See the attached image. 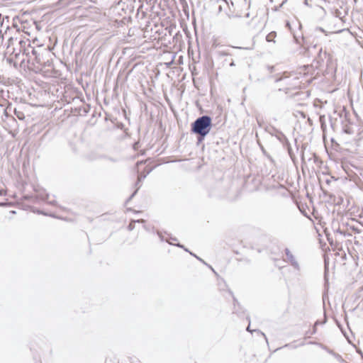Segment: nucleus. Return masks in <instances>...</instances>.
<instances>
[{"label": "nucleus", "mask_w": 363, "mask_h": 363, "mask_svg": "<svg viewBox=\"0 0 363 363\" xmlns=\"http://www.w3.org/2000/svg\"><path fill=\"white\" fill-rule=\"evenodd\" d=\"M240 194L241 190L238 189L232 192L230 179H222L216 181L208 189L210 197L226 199L230 201L237 200Z\"/></svg>", "instance_id": "1"}, {"label": "nucleus", "mask_w": 363, "mask_h": 363, "mask_svg": "<svg viewBox=\"0 0 363 363\" xmlns=\"http://www.w3.org/2000/svg\"><path fill=\"white\" fill-rule=\"evenodd\" d=\"M213 126L212 118L208 115L198 117L191 124V132L196 135L197 144L202 143L208 135Z\"/></svg>", "instance_id": "2"}, {"label": "nucleus", "mask_w": 363, "mask_h": 363, "mask_svg": "<svg viewBox=\"0 0 363 363\" xmlns=\"http://www.w3.org/2000/svg\"><path fill=\"white\" fill-rule=\"evenodd\" d=\"M149 233H152V235L158 239L161 242H167L170 245L177 246L179 248L183 249L185 252H191L187 247L180 242L174 243V241H177V238L169 233L166 230L160 228H145Z\"/></svg>", "instance_id": "3"}, {"label": "nucleus", "mask_w": 363, "mask_h": 363, "mask_svg": "<svg viewBox=\"0 0 363 363\" xmlns=\"http://www.w3.org/2000/svg\"><path fill=\"white\" fill-rule=\"evenodd\" d=\"M49 54L50 52L48 50L47 48H45L43 45H37L36 51L30 64L45 65L48 62V60H45V55H48Z\"/></svg>", "instance_id": "4"}, {"label": "nucleus", "mask_w": 363, "mask_h": 363, "mask_svg": "<svg viewBox=\"0 0 363 363\" xmlns=\"http://www.w3.org/2000/svg\"><path fill=\"white\" fill-rule=\"evenodd\" d=\"M104 228H92L89 233H86L89 240H91L96 244L103 242L107 238V236L104 235Z\"/></svg>", "instance_id": "5"}, {"label": "nucleus", "mask_w": 363, "mask_h": 363, "mask_svg": "<svg viewBox=\"0 0 363 363\" xmlns=\"http://www.w3.org/2000/svg\"><path fill=\"white\" fill-rule=\"evenodd\" d=\"M26 43H27V49L25 54L26 65H29L34 57L37 45H38L35 40L31 43L29 39H26Z\"/></svg>", "instance_id": "6"}, {"label": "nucleus", "mask_w": 363, "mask_h": 363, "mask_svg": "<svg viewBox=\"0 0 363 363\" xmlns=\"http://www.w3.org/2000/svg\"><path fill=\"white\" fill-rule=\"evenodd\" d=\"M22 56L21 50L18 48V46L16 48H12V52H11L9 60L10 62H13L15 67H16L17 65L23 66V65H24V59L22 58Z\"/></svg>", "instance_id": "7"}, {"label": "nucleus", "mask_w": 363, "mask_h": 363, "mask_svg": "<svg viewBox=\"0 0 363 363\" xmlns=\"http://www.w3.org/2000/svg\"><path fill=\"white\" fill-rule=\"evenodd\" d=\"M227 290L233 299L234 307L233 313L236 314L240 318H245L246 315L249 313H247V311L242 310L239 302L238 301L237 298L233 296L232 291L230 289H228Z\"/></svg>", "instance_id": "8"}, {"label": "nucleus", "mask_w": 363, "mask_h": 363, "mask_svg": "<svg viewBox=\"0 0 363 363\" xmlns=\"http://www.w3.org/2000/svg\"><path fill=\"white\" fill-rule=\"evenodd\" d=\"M316 230V233L319 237V242L322 245L324 243V237H325L326 240L330 242L331 245H333V239L330 236V234L328 231V228H315Z\"/></svg>", "instance_id": "9"}, {"label": "nucleus", "mask_w": 363, "mask_h": 363, "mask_svg": "<svg viewBox=\"0 0 363 363\" xmlns=\"http://www.w3.org/2000/svg\"><path fill=\"white\" fill-rule=\"evenodd\" d=\"M9 17L8 16H4L0 22V37L3 38L4 34H7V32L9 30Z\"/></svg>", "instance_id": "10"}, {"label": "nucleus", "mask_w": 363, "mask_h": 363, "mask_svg": "<svg viewBox=\"0 0 363 363\" xmlns=\"http://www.w3.org/2000/svg\"><path fill=\"white\" fill-rule=\"evenodd\" d=\"M285 253L287 257V259L289 262H290L291 264L296 269H299V264L298 262L296 260L294 256L292 255V253L290 252V250L288 248L285 249Z\"/></svg>", "instance_id": "11"}, {"label": "nucleus", "mask_w": 363, "mask_h": 363, "mask_svg": "<svg viewBox=\"0 0 363 363\" xmlns=\"http://www.w3.org/2000/svg\"><path fill=\"white\" fill-rule=\"evenodd\" d=\"M26 44L27 43H26V40H19L18 42V48L19 50H21V55H23L22 56V58L25 59V54H26V49H27V46H26ZM26 60H24V65H23V66H26Z\"/></svg>", "instance_id": "12"}, {"label": "nucleus", "mask_w": 363, "mask_h": 363, "mask_svg": "<svg viewBox=\"0 0 363 363\" xmlns=\"http://www.w3.org/2000/svg\"><path fill=\"white\" fill-rule=\"evenodd\" d=\"M75 110L79 115L85 116L89 113L90 106L89 105L82 106L79 108H76Z\"/></svg>", "instance_id": "13"}, {"label": "nucleus", "mask_w": 363, "mask_h": 363, "mask_svg": "<svg viewBox=\"0 0 363 363\" xmlns=\"http://www.w3.org/2000/svg\"><path fill=\"white\" fill-rule=\"evenodd\" d=\"M250 333L252 335H254V334L260 335L266 342L267 341L265 335L264 333H259L258 330H251Z\"/></svg>", "instance_id": "14"}, {"label": "nucleus", "mask_w": 363, "mask_h": 363, "mask_svg": "<svg viewBox=\"0 0 363 363\" xmlns=\"http://www.w3.org/2000/svg\"><path fill=\"white\" fill-rule=\"evenodd\" d=\"M189 254L195 257L196 259H198L199 262H201V263H203V264H207V263L203 259H201L200 257H199L198 255H196L195 253H194L193 252H189Z\"/></svg>", "instance_id": "15"}, {"label": "nucleus", "mask_w": 363, "mask_h": 363, "mask_svg": "<svg viewBox=\"0 0 363 363\" xmlns=\"http://www.w3.org/2000/svg\"><path fill=\"white\" fill-rule=\"evenodd\" d=\"M145 177H146L145 174H143H143H140V175H138V180L135 182V185L138 186L140 184V183L142 182V180L144 179Z\"/></svg>", "instance_id": "16"}, {"label": "nucleus", "mask_w": 363, "mask_h": 363, "mask_svg": "<svg viewBox=\"0 0 363 363\" xmlns=\"http://www.w3.org/2000/svg\"><path fill=\"white\" fill-rule=\"evenodd\" d=\"M123 230H121L120 232V234H127V233H130L132 230H133L134 228H122Z\"/></svg>", "instance_id": "17"}, {"label": "nucleus", "mask_w": 363, "mask_h": 363, "mask_svg": "<svg viewBox=\"0 0 363 363\" xmlns=\"http://www.w3.org/2000/svg\"><path fill=\"white\" fill-rule=\"evenodd\" d=\"M222 281L223 283V284L222 285V284L220 282L218 283V285H219V289L220 290H225V288H228V286L226 285L225 282L224 280L222 279Z\"/></svg>", "instance_id": "18"}, {"label": "nucleus", "mask_w": 363, "mask_h": 363, "mask_svg": "<svg viewBox=\"0 0 363 363\" xmlns=\"http://www.w3.org/2000/svg\"><path fill=\"white\" fill-rule=\"evenodd\" d=\"M245 319L248 321V324L245 328V330L247 332V333H250V315L249 314H247L246 316H245Z\"/></svg>", "instance_id": "19"}, {"label": "nucleus", "mask_w": 363, "mask_h": 363, "mask_svg": "<svg viewBox=\"0 0 363 363\" xmlns=\"http://www.w3.org/2000/svg\"><path fill=\"white\" fill-rule=\"evenodd\" d=\"M275 36V34L273 33H269L267 36V40L268 41H272L273 40V38Z\"/></svg>", "instance_id": "20"}, {"label": "nucleus", "mask_w": 363, "mask_h": 363, "mask_svg": "<svg viewBox=\"0 0 363 363\" xmlns=\"http://www.w3.org/2000/svg\"><path fill=\"white\" fill-rule=\"evenodd\" d=\"M140 187V185L138 186V187L134 191V192L130 196L128 200H130L132 199L135 196V194H137L138 192V189Z\"/></svg>", "instance_id": "21"}, {"label": "nucleus", "mask_w": 363, "mask_h": 363, "mask_svg": "<svg viewBox=\"0 0 363 363\" xmlns=\"http://www.w3.org/2000/svg\"><path fill=\"white\" fill-rule=\"evenodd\" d=\"M240 354L243 355L244 357H245L246 354H247V351L246 350H243V347L242 346L240 347Z\"/></svg>", "instance_id": "22"}, {"label": "nucleus", "mask_w": 363, "mask_h": 363, "mask_svg": "<svg viewBox=\"0 0 363 363\" xmlns=\"http://www.w3.org/2000/svg\"><path fill=\"white\" fill-rule=\"evenodd\" d=\"M324 262H325V270L326 272L328 269V258L326 256H325V257H324Z\"/></svg>", "instance_id": "23"}, {"label": "nucleus", "mask_w": 363, "mask_h": 363, "mask_svg": "<svg viewBox=\"0 0 363 363\" xmlns=\"http://www.w3.org/2000/svg\"><path fill=\"white\" fill-rule=\"evenodd\" d=\"M336 233H340V234H342V233H344L345 232H344L343 230H342L340 228H338L337 229V230H336Z\"/></svg>", "instance_id": "24"}, {"label": "nucleus", "mask_w": 363, "mask_h": 363, "mask_svg": "<svg viewBox=\"0 0 363 363\" xmlns=\"http://www.w3.org/2000/svg\"><path fill=\"white\" fill-rule=\"evenodd\" d=\"M16 116H17L18 118H20V119H21V115H23V113H22L21 112H17V111H16Z\"/></svg>", "instance_id": "25"}, {"label": "nucleus", "mask_w": 363, "mask_h": 363, "mask_svg": "<svg viewBox=\"0 0 363 363\" xmlns=\"http://www.w3.org/2000/svg\"><path fill=\"white\" fill-rule=\"evenodd\" d=\"M34 363H42L41 362V360L39 359H37V358H34Z\"/></svg>", "instance_id": "26"}, {"label": "nucleus", "mask_w": 363, "mask_h": 363, "mask_svg": "<svg viewBox=\"0 0 363 363\" xmlns=\"http://www.w3.org/2000/svg\"><path fill=\"white\" fill-rule=\"evenodd\" d=\"M206 265L208 268H210V269H211V270H212V271H213L216 274H217V273L214 271V269H213V267H212L210 264H206Z\"/></svg>", "instance_id": "27"}, {"label": "nucleus", "mask_w": 363, "mask_h": 363, "mask_svg": "<svg viewBox=\"0 0 363 363\" xmlns=\"http://www.w3.org/2000/svg\"><path fill=\"white\" fill-rule=\"evenodd\" d=\"M219 55H220V56H225V55H227V53H226V52H221V51H220V52H219Z\"/></svg>", "instance_id": "28"}, {"label": "nucleus", "mask_w": 363, "mask_h": 363, "mask_svg": "<svg viewBox=\"0 0 363 363\" xmlns=\"http://www.w3.org/2000/svg\"><path fill=\"white\" fill-rule=\"evenodd\" d=\"M246 101V96H244L241 105H244V101Z\"/></svg>", "instance_id": "29"}, {"label": "nucleus", "mask_w": 363, "mask_h": 363, "mask_svg": "<svg viewBox=\"0 0 363 363\" xmlns=\"http://www.w3.org/2000/svg\"><path fill=\"white\" fill-rule=\"evenodd\" d=\"M250 16V12H247V13L245 14V17L249 18Z\"/></svg>", "instance_id": "30"}, {"label": "nucleus", "mask_w": 363, "mask_h": 363, "mask_svg": "<svg viewBox=\"0 0 363 363\" xmlns=\"http://www.w3.org/2000/svg\"><path fill=\"white\" fill-rule=\"evenodd\" d=\"M4 16H3L1 13H0V22L1 21V19H3Z\"/></svg>", "instance_id": "31"}, {"label": "nucleus", "mask_w": 363, "mask_h": 363, "mask_svg": "<svg viewBox=\"0 0 363 363\" xmlns=\"http://www.w3.org/2000/svg\"><path fill=\"white\" fill-rule=\"evenodd\" d=\"M50 203L52 204V205H55V201H50Z\"/></svg>", "instance_id": "32"}, {"label": "nucleus", "mask_w": 363, "mask_h": 363, "mask_svg": "<svg viewBox=\"0 0 363 363\" xmlns=\"http://www.w3.org/2000/svg\"><path fill=\"white\" fill-rule=\"evenodd\" d=\"M244 143H245V140H242V142H241V145H244Z\"/></svg>", "instance_id": "33"}, {"label": "nucleus", "mask_w": 363, "mask_h": 363, "mask_svg": "<svg viewBox=\"0 0 363 363\" xmlns=\"http://www.w3.org/2000/svg\"><path fill=\"white\" fill-rule=\"evenodd\" d=\"M247 90V87L243 88V92L245 93V91Z\"/></svg>", "instance_id": "34"}, {"label": "nucleus", "mask_w": 363, "mask_h": 363, "mask_svg": "<svg viewBox=\"0 0 363 363\" xmlns=\"http://www.w3.org/2000/svg\"><path fill=\"white\" fill-rule=\"evenodd\" d=\"M3 195V190H0V196Z\"/></svg>", "instance_id": "35"}, {"label": "nucleus", "mask_w": 363, "mask_h": 363, "mask_svg": "<svg viewBox=\"0 0 363 363\" xmlns=\"http://www.w3.org/2000/svg\"><path fill=\"white\" fill-rule=\"evenodd\" d=\"M225 13H226V14L228 16V17H230V18L231 17V16H230V13H227L226 11H225Z\"/></svg>", "instance_id": "36"}, {"label": "nucleus", "mask_w": 363, "mask_h": 363, "mask_svg": "<svg viewBox=\"0 0 363 363\" xmlns=\"http://www.w3.org/2000/svg\"><path fill=\"white\" fill-rule=\"evenodd\" d=\"M128 228H130V227H133L132 224L130 223L128 225Z\"/></svg>", "instance_id": "37"}, {"label": "nucleus", "mask_w": 363, "mask_h": 363, "mask_svg": "<svg viewBox=\"0 0 363 363\" xmlns=\"http://www.w3.org/2000/svg\"><path fill=\"white\" fill-rule=\"evenodd\" d=\"M237 259H238V261H242V258H237Z\"/></svg>", "instance_id": "38"}, {"label": "nucleus", "mask_w": 363, "mask_h": 363, "mask_svg": "<svg viewBox=\"0 0 363 363\" xmlns=\"http://www.w3.org/2000/svg\"><path fill=\"white\" fill-rule=\"evenodd\" d=\"M230 66H233L234 65V62H232L230 64Z\"/></svg>", "instance_id": "39"}, {"label": "nucleus", "mask_w": 363, "mask_h": 363, "mask_svg": "<svg viewBox=\"0 0 363 363\" xmlns=\"http://www.w3.org/2000/svg\"><path fill=\"white\" fill-rule=\"evenodd\" d=\"M11 40H13V38H12V37H10V38H9V41H11Z\"/></svg>", "instance_id": "40"}, {"label": "nucleus", "mask_w": 363, "mask_h": 363, "mask_svg": "<svg viewBox=\"0 0 363 363\" xmlns=\"http://www.w3.org/2000/svg\"><path fill=\"white\" fill-rule=\"evenodd\" d=\"M112 162H115V160L113 159H110Z\"/></svg>", "instance_id": "41"}, {"label": "nucleus", "mask_w": 363, "mask_h": 363, "mask_svg": "<svg viewBox=\"0 0 363 363\" xmlns=\"http://www.w3.org/2000/svg\"><path fill=\"white\" fill-rule=\"evenodd\" d=\"M245 1H247V0H245Z\"/></svg>", "instance_id": "42"}, {"label": "nucleus", "mask_w": 363, "mask_h": 363, "mask_svg": "<svg viewBox=\"0 0 363 363\" xmlns=\"http://www.w3.org/2000/svg\"><path fill=\"white\" fill-rule=\"evenodd\" d=\"M271 1H273V0H271Z\"/></svg>", "instance_id": "43"}]
</instances>
